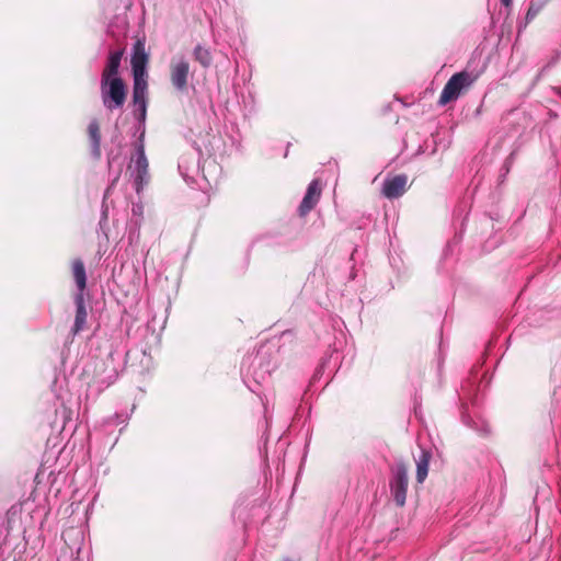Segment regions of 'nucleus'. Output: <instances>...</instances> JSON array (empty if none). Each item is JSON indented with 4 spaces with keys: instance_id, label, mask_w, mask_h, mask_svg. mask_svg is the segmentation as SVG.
<instances>
[{
    "instance_id": "1",
    "label": "nucleus",
    "mask_w": 561,
    "mask_h": 561,
    "mask_svg": "<svg viewBox=\"0 0 561 561\" xmlns=\"http://www.w3.org/2000/svg\"><path fill=\"white\" fill-rule=\"evenodd\" d=\"M149 62V54L146 50L145 38H138L133 47L130 58L133 71V104L140 122L146 119L148 105V75L147 65Z\"/></svg>"
},
{
    "instance_id": "2",
    "label": "nucleus",
    "mask_w": 561,
    "mask_h": 561,
    "mask_svg": "<svg viewBox=\"0 0 561 561\" xmlns=\"http://www.w3.org/2000/svg\"><path fill=\"white\" fill-rule=\"evenodd\" d=\"M479 77V72L467 70L453 75L443 88L438 104L444 106L456 101L463 92L468 91L473 85Z\"/></svg>"
},
{
    "instance_id": "3",
    "label": "nucleus",
    "mask_w": 561,
    "mask_h": 561,
    "mask_svg": "<svg viewBox=\"0 0 561 561\" xmlns=\"http://www.w3.org/2000/svg\"><path fill=\"white\" fill-rule=\"evenodd\" d=\"M100 90L103 105L107 110L121 108L125 104L127 89L122 78L101 79Z\"/></svg>"
},
{
    "instance_id": "4",
    "label": "nucleus",
    "mask_w": 561,
    "mask_h": 561,
    "mask_svg": "<svg viewBox=\"0 0 561 561\" xmlns=\"http://www.w3.org/2000/svg\"><path fill=\"white\" fill-rule=\"evenodd\" d=\"M391 473L392 476L389 481L391 496L397 506L403 507L407 501L409 485V468L404 462H398L391 470Z\"/></svg>"
},
{
    "instance_id": "5",
    "label": "nucleus",
    "mask_w": 561,
    "mask_h": 561,
    "mask_svg": "<svg viewBox=\"0 0 561 561\" xmlns=\"http://www.w3.org/2000/svg\"><path fill=\"white\" fill-rule=\"evenodd\" d=\"M190 75V64L184 58L172 59L170 64V80L179 91H185Z\"/></svg>"
},
{
    "instance_id": "6",
    "label": "nucleus",
    "mask_w": 561,
    "mask_h": 561,
    "mask_svg": "<svg viewBox=\"0 0 561 561\" xmlns=\"http://www.w3.org/2000/svg\"><path fill=\"white\" fill-rule=\"evenodd\" d=\"M135 170H136V176H135V188L136 192L139 194L144 186L148 184L149 182V162L145 154V148L144 145H139L137 148V158L135 160Z\"/></svg>"
},
{
    "instance_id": "7",
    "label": "nucleus",
    "mask_w": 561,
    "mask_h": 561,
    "mask_svg": "<svg viewBox=\"0 0 561 561\" xmlns=\"http://www.w3.org/2000/svg\"><path fill=\"white\" fill-rule=\"evenodd\" d=\"M321 196V183L319 180H313L308 185L307 192L298 207L300 216H306L318 204Z\"/></svg>"
},
{
    "instance_id": "8",
    "label": "nucleus",
    "mask_w": 561,
    "mask_h": 561,
    "mask_svg": "<svg viewBox=\"0 0 561 561\" xmlns=\"http://www.w3.org/2000/svg\"><path fill=\"white\" fill-rule=\"evenodd\" d=\"M408 176L404 174L396 175L383 182L382 194L389 198H398L407 191Z\"/></svg>"
},
{
    "instance_id": "9",
    "label": "nucleus",
    "mask_w": 561,
    "mask_h": 561,
    "mask_svg": "<svg viewBox=\"0 0 561 561\" xmlns=\"http://www.w3.org/2000/svg\"><path fill=\"white\" fill-rule=\"evenodd\" d=\"M123 55L124 50L113 51L108 55L101 79L112 80L113 78H121L119 67Z\"/></svg>"
},
{
    "instance_id": "10",
    "label": "nucleus",
    "mask_w": 561,
    "mask_h": 561,
    "mask_svg": "<svg viewBox=\"0 0 561 561\" xmlns=\"http://www.w3.org/2000/svg\"><path fill=\"white\" fill-rule=\"evenodd\" d=\"M76 302V318H75V324L71 330L72 334L76 335L79 332H81L87 323L88 312L83 299V294H78L75 298Z\"/></svg>"
},
{
    "instance_id": "11",
    "label": "nucleus",
    "mask_w": 561,
    "mask_h": 561,
    "mask_svg": "<svg viewBox=\"0 0 561 561\" xmlns=\"http://www.w3.org/2000/svg\"><path fill=\"white\" fill-rule=\"evenodd\" d=\"M431 459L432 453L430 450L422 449L417 459L415 460L417 483H423L426 480Z\"/></svg>"
},
{
    "instance_id": "12",
    "label": "nucleus",
    "mask_w": 561,
    "mask_h": 561,
    "mask_svg": "<svg viewBox=\"0 0 561 561\" xmlns=\"http://www.w3.org/2000/svg\"><path fill=\"white\" fill-rule=\"evenodd\" d=\"M88 137L91 142L92 152L100 157L101 154V128L98 119H92L87 128Z\"/></svg>"
},
{
    "instance_id": "13",
    "label": "nucleus",
    "mask_w": 561,
    "mask_h": 561,
    "mask_svg": "<svg viewBox=\"0 0 561 561\" xmlns=\"http://www.w3.org/2000/svg\"><path fill=\"white\" fill-rule=\"evenodd\" d=\"M72 274L77 284V287L79 288L80 293L85 289L87 287V273L84 263L81 259H76L72 261Z\"/></svg>"
},
{
    "instance_id": "14",
    "label": "nucleus",
    "mask_w": 561,
    "mask_h": 561,
    "mask_svg": "<svg viewBox=\"0 0 561 561\" xmlns=\"http://www.w3.org/2000/svg\"><path fill=\"white\" fill-rule=\"evenodd\" d=\"M194 58L198 61L203 67L207 68L211 64V55L208 49L204 48L201 45H197L194 49Z\"/></svg>"
},
{
    "instance_id": "15",
    "label": "nucleus",
    "mask_w": 561,
    "mask_h": 561,
    "mask_svg": "<svg viewBox=\"0 0 561 561\" xmlns=\"http://www.w3.org/2000/svg\"><path fill=\"white\" fill-rule=\"evenodd\" d=\"M500 1H501V3H502L503 5H505V7H510V5L512 4V1H513V0H500Z\"/></svg>"
},
{
    "instance_id": "16",
    "label": "nucleus",
    "mask_w": 561,
    "mask_h": 561,
    "mask_svg": "<svg viewBox=\"0 0 561 561\" xmlns=\"http://www.w3.org/2000/svg\"><path fill=\"white\" fill-rule=\"evenodd\" d=\"M285 561H290V560H285Z\"/></svg>"
}]
</instances>
